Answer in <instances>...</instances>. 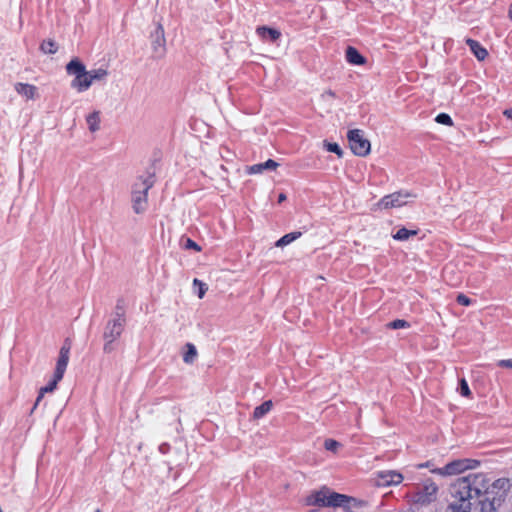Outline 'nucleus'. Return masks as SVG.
<instances>
[{"label": "nucleus", "mask_w": 512, "mask_h": 512, "mask_svg": "<svg viewBox=\"0 0 512 512\" xmlns=\"http://www.w3.org/2000/svg\"><path fill=\"white\" fill-rule=\"evenodd\" d=\"M451 495L454 500L448 505L446 512H470L473 496L471 486L466 477L458 478L451 486Z\"/></svg>", "instance_id": "obj_1"}, {"label": "nucleus", "mask_w": 512, "mask_h": 512, "mask_svg": "<svg viewBox=\"0 0 512 512\" xmlns=\"http://www.w3.org/2000/svg\"><path fill=\"white\" fill-rule=\"evenodd\" d=\"M154 174L148 172L137 178L132 188V207L135 213H143L147 208V194L154 185Z\"/></svg>", "instance_id": "obj_2"}, {"label": "nucleus", "mask_w": 512, "mask_h": 512, "mask_svg": "<svg viewBox=\"0 0 512 512\" xmlns=\"http://www.w3.org/2000/svg\"><path fill=\"white\" fill-rule=\"evenodd\" d=\"M125 327V314L123 312H115L113 319L109 320L103 332L105 353H111L115 347L114 342L121 336Z\"/></svg>", "instance_id": "obj_3"}, {"label": "nucleus", "mask_w": 512, "mask_h": 512, "mask_svg": "<svg viewBox=\"0 0 512 512\" xmlns=\"http://www.w3.org/2000/svg\"><path fill=\"white\" fill-rule=\"evenodd\" d=\"M348 501L349 498L346 495L333 492L325 487L312 493L306 499L307 505L320 507H340Z\"/></svg>", "instance_id": "obj_4"}, {"label": "nucleus", "mask_w": 512, "mask_h": 512, "mask_svg": "<svg viewBox=\"0 0 512 512\" xmlns=\"http://www.w3.org/2000/svg\"><path fill=\"white\" fill-rule=\"evenodd\" d=\"M480 465V461L475 459H457L447 463L442 468L431 469V472L440 476H454L469 469H475Z\"/></svg>", "instance_id": "obj_5"}, {"label": "nucleus", "mask_w": 512, "mask_h": 512, "mask_svg": "<svg viewBox=\"0 0 512 512\" xmlns=\"http://www.w3.org/2000/svg\"><path fill=\"white\" fill-rule=\"evenodd\" d=\"M438 486L432 480L428 479L414 488L413 500L415 503L426 505L437 499Z\"/></svg>", "instance_id": "obj_6"}, {"label": "nucleus", "mask_w": 512, "mask_h": 512, "mask_svg": "<svg viewBox=\"0 0 512 512\" xmlns=\"http://www.w3.org/2000/svg\"><path fill=\"white\" fill-rule=\"evenodd\" d=\"M348 142L352 152L364 157L369 154L371 145L370 141L365 138L364 132L360 129L349 130L347 133Z\"/></svg>", "instance_id": "obj_7"}, {"label": "nucleus", "mask_w": 512, "mask_h": 512, "mask_svg": "<svg viewBox=\"0 0 512 512\" xmlns=\"http://www.w3.org/2000/svg\"><path fill=\"white\" fill-rule=\"evenodd\" d=\"M410 197H412V195L409 192L398 191L384 196L377 205L381 209L401 207L407 204L408 198Z\"/></svg>", "instance_id": "obj_8"}, {"label": "nucleus", "mask_w": 512, "mask_h": 512, "mask_svg": "<svg viewBox=\"0 0 512 512\" xmlns=\"http://www.w3.org/2000/svg\"><path fill=\"white\" fill-rule=\"evenodd\" d=\"M469 481L473 496L479 498L489 490V479L483 473H474L465 476Z\"/></svg>", "instance_id": "obj_9"}, {"label": "nucleus", "mask_w": 512, "mask_h": 512, "mask_svg": "<svg viewBox=\"0 0 512 512\" xmlns=\"http://www.w3.org/2000/svg\"><path fill=\"white\" fill-rule=\"evenodd\" d=\"M403 481V475L394 470L380 471L377 473L375 483L379 487L398 485Z\"/></svg>", "instance_id": "obj_10"}, {"label": "nucleus", "mask_w": 512, "mask_h": 512, "mask_svg": "<svg viewBox=\"0 0 512 512\" xmlns=\"http://www.w3.org/2000/svg\"><path fill=\"white\" fill-rule=\"evenodd\" d=\"M152 49L157 56H163L165 53V34L163 26L158 23L154 32L151 34Z\"/></svg>", "instance_id": "obj_11"}, {"label": "nucleus", "mask_w": 512, "mask_h": 512, "mask_svg": "<svg viewBox=\"0 0 512 512\" xmlns=\"http://www.w3.org/2000/svg\"><path fill=\"white\" fill-rule=\"evenodd\" d=\"M65 371H66V369H62L59 372L58 366L56 365L55 372H54V375H53V379L46 386H44V387H42L40 389L39 395H38V397L36 399V402L34 404V407H33L32 411L37 407V405L39 404V402L41 401V399L43 398L45 393L53 392L56 389L57 384H58L59 381L62 380Z\"/></svg>", "instance_id": "obj_12"}, {"label": "nucleus", "mask_w": 512, "mask_h": 512, "mask_svg": "<svg viewBox=\"0 0 512 512\" xmlns=\"http://www.w3.org/2000/svg\"><path fill=\"white\" fill-rule=\"evenodd\" d=\"M257 35L264 41L275 43L281 37V32L275 28L260 26L256 29Z\"/></svg>", "instance_id": "obj_13"}, {"label": "nucleus", "mask_w": 512, "mask_h": 512, "mask_svg": "<svg viewBox=\"0 0 512 512\" xmlns=\"http://www.w3.org/2000/svg\"><path fill=\"white\" fill-rule=\"evenodd\" d=\"M70 349H71L70 340L66 339L64 341L63 346L60 349L59 357H58V360H57V363H56V365L58 366L59 372L62 369H66L67 368V365H68V362H69Z\"/></svg>", "instance_id": "obj_14"}, {"label": "nucleus", "mask_w": 512, "mask_h": 512, "mask_svg": "<svg viewBox=\"0 0 512 512\" xmlns=\"http://www.w3.org/2000/svg\"><path fill=\"white\" fill-rule=\"evenodd\" d=\"M278 166L279 164L276 161L268 159L264 163H258L247 167V173L260 174L263 173L265 170H275Z\"/></svg>", "instance_id": "obj_15"}, {"label": "nucleus", "mask_w": 512, "mask_h": 512, "mask_svg": "<svg viewBox=\"0 0 512 512\" xmlns=\"http://www.w3.org/2000/svg\"><path fill=\"white\" fill-rule=\"evenodd\" d=\"M91 85L92 84L89 80V75H88L87 70L84 71L82 74L77 75V77H75L73 79V81L71 82L72 88H75L79 92L89 89V87Z\"/></svg>", "instance_id": "obj_16"}, {"label": "nucleus", "mask_w": 512, "mask_h": 512, "mask_svg": "<svg viewBox=\"0 0 512 512\" xmlns=\"http://www.w3.org/2000/svg\"><path fill=\"white\" fill-rule=\"evenodd\" d=\"M466 44L478 60L483 61L488 56L487 50L478 41L468 38Z\"/></svg>", "instance_id": "obj_17"}, {"label": "nucleus", "mask_w": 512, "mask_h": 512, "mask_svg": "<svg viewBox=\"0 0 512 512\" xmlns=\"http://www.w3.org/2000/svg\"><path fill=\"white\" fill-rule=\"evenodd\" d=\"M502 498L493 497L492 499L486 498L480 501L481 512H498V508L501 505Z\"/></svg>", "instance_id": "obj_18"}, {"label": "nucleus", "mask_w": 512, "mask_h": 512, "mask_svg": "<svg viewBox=\"0 0 512 512\" xmlns=\"http://www.w3.org/2000/svg\"><path fill=\"white\" fill-rule=\"evenodd\" d=\"M15 90L26 99H33L36 95L37 88L27 83H16Z\"/></svg>", "instance_id": "obj_19"}, {"label": "nucleus", "mask_w": 512, "mask_h": 512, "mask_svg": "<svg viewBox=\"0 0 512 512\" xmlns=\"http://www.w3.org/2000/svg\"><path fill=\"white\" fill-rule=\"evenodd\" d=\"M346 60L353 65H361L365 62V58L352 46L346 49Z\"/></svg>", "instance_id": "obj_20"}, {"label": "nucleus", "mask_w": 512, "mask_h": 512, "mask_svg": "<svg viewBox=\"0 0 512 512\" xmlns=\"http://www.w3.org/2000/svg\"><path fill=\"white\" fill-rule=\"evenodd\" d=\"M66 71L70 75H77L82 74L84 71H86V68L84 64H82L77 58L72 59L66 66Z\"/></svg>", "instance_id": "obj_21"}, {"label": "nucleus", "mask_w": 512, "mask_h": 512, "mask_svg": "<svg viewBox=\"0 0 512 512\" xmlns=\"http://www.w3.org/2000/svg\"><path fill=\"white\" fill-rule=\"evenodd\" d=\"M88 128L91 132H96L100 129V112L94 111L86 117Z\"/></svg>", "instance_id": "obj_22"}, {"label": "nucleus", "mask_w": 512, "mask_h": 512, "mask_svg": "<svg viewBox=\"0 0 512 512\" xmlns=\"http://www.w3.org/2000/svg\"><path fill=\"white\" fill-rule=\"evenodd\" d=\"M273 403L271 400H267L263 402L261 405L257 406L254 409L253 417L255 419H260L264 417L271 409H272Z\"/></svg>", "instance_id": "obj_23"}, {"label": "nucleus", "mask_w": 512, "mask_h": 512, "mask_svg": "<svg viewBox=\"0 0 512 512\" xmlns=\"http://www.w3.org/2000/svg\"><path fill=\"white\" fill-rule=\"evenodd\" d=\"M301 236V232H298V231H295V232H291V233H288V234H285L284 236H282L277 242H276V246L277 247H284L290 243H292L293 241H295L296 239H298L299 237Z\"/></svg>", "instance_id": "obj_24"}, {"label": "nucleus", "mask_w": 512, "mask_h": 512, "mask_svg": "<svg viewBox=\"0 0 512 512\" xmlns=\"http://www.w3.org/2000/svg\"><path fill=\"white\" fill-rule=\"evenodd\" d=\"M197 357L196 347L192 343L186 344V352L183 355V361L187 364H192Z\"/></svg>", "instance_id": "obj_25"}, {"label": "nucleus", "mask_w": 512, "mask_h": 512, "mask_svg": "<svg viewBox=\"0 0 512 512\" xmlns=\"http://www.w3.org/2000/svg\"><path fill=\"white\" fill-rule=\"evenodd\" d=\"M87 72H88L89 80H90L91 84L94 81H101V80L105 79L106 76L108 75L107 70L106 69H102V68L90 70V71H87Z\"/></svg>", "instance_id": "obj_26"}, {"label": "nucleus", "mask_w": 512, "mask_h": 512, "mask_svg": "<svg viewBox=\"0 0 512 512\" xmlns=\"http://www.w3.org/2000/svg\"><path fill=\"white\" fill-rule=\"evenodd\" d=\"M40 49L45 54H54L57 52L58 46L53 40L48 39L41 43Z\"/></svg>", "instance_id": "obj_27"}, {"label": "nucleus", "mask_w": 512, "mask_h": 512, "mask_svg": "<svg viewBox=\"0 0 512 512\" xmlns=\"http://www.w3.org/2000/svg\"><path fill=\"white\" fill-rule=\"evenodd\" d=\"M417 234L416 230H408L406 228H400L396 234L393 235V238L395 240L404 241L409 239V237L414 236Z\"/></svg>", "instance_id": "obj_28"}, {"label": "nucleus", "mask_w": 512, "mask_h": 512, "mask_svg": "<svg viewBox=\"0 0 512 512\" xmlns=\"http://www.w3.org/2000/svg\"><path fill=\"white\" fill-rule=\"evenodd\" d=\"M492 487L505 494L510 489V481L507 478H499L492 483Z\"/></svg>", "instance_id": "obj_29"}, {"label": "nucleus", "mask_w": 512, "mask_h": 512, "mask_svg": "<svg viewBox=\"0 0 512 512\" xmlns=\"http://www.w3.org/2000/svg\"><path fill=\"white\" fill-rule=\"evenodd\" d=\"M341 444L333 439H326L324 442V447L326 450L336 453Z\"/></svg>", "instance_id": "obj_30"}, {"label": "nucleus", "mask_w": 512, "mask_h": 512, "mask_svg": "<svg viewBox=\"0 0 512 512\" xmlns=\"http://www.w3.org/2000/svg\"><path fill=\"white\" fill-rule=\"evenodd\" d=\"M436 122L439 123V124H443V125H447V126H451L453 125V121H452V118L450 117V115L446 114V113H440L436 116Z\"/></svg>", "instance_id": "obj_31"}, {"label": "nucleus", "mask_w": 512, "mask_h": 512, "mask_svg": "<svg viewBox=\"0 0 512 512\" xmlns=\"http://www.w3.org/2000/svg\"><path fill=\"white\" fill-rule=\"evenodd\" d=\"M387 327H389L391 329L408 328V327H410V324L405 320L397 319V320H394V321L388 323Z\"/></svg>", "instance_id": "obj_32"}, {"label": "nucleus", "mask_w": 512, "mask_h": 512, "mask_svg": "<svg viewBox=\"0 0 512 512\" xmlns=\"http://www.w3.org/2000/svg\"><path fill=\"white\" fill-rule=\"evenodd\" d=\"M459 392H460V394L462 396H465V397H468L471 394V391H470V388L468 386V383H467V381L464 378H462L459 381Z\"/></svg>", "instance_id": "obj_33"}, {"label": "nucleus", "mask_w": 512, "mask_h": 512, "mask_svg": "<svg viewBox=\"0 0 512 512\" xmlns=\"http://www.w3.org/2000/svg\"><path fill=\"white\" fill-rule=\"evenodd\" d=\"M325 147L329 152H333L337 154L339 157H341L343 154L342 149L337 143L325 142Z\"/></svg>", "instance_id": "obj_34"}, {"label": "nucleus", "mask_w": 512, "mask_h": 512, "mask_svg": "<svg viewBox=\"0 0 512 512\" xmlns=\"http://www.w3.org/2000/svg\"><path fill=\"white\" fill-rule=\"evenodd\" d=\"M456 301L458 304L463 306H469L472 303V300L464 294H459Z\"/></svg>", "instance_id": "obj_35"}, {"label": "nucleus", "mask_w": 512, "mask_h": 512, "mask_svg": "<svg viewBox=\"0 0 512 512\" xmlns=\"http://www.w3.org/2000/svg\"><path fill=\"white\" fill-rule=\"evenodd\" d=\"M184 246H185L186 249H193V250L198 251V252L201 251V247L195 241H193L190 238L186 239Z\"/></svg>", "instance_id": "obj_36"}, {"label": "nucleus", "mask_w": 512, "mask_h": 512, "mask_svg": "<svg viewBox=\"0 0 512 512\" xmlns=\"http://www.w3.org/2000/svg\"><path fill=\"white\" fill-rule=\"evenodd\" d=\"M194 285H199V292H198V297L199 298H203L206 290H207V287L205 284H203L201 281H199L198 279H194L193 281Z\"/></svg>", "instance_id": "obj_37"}, {"label": "nucleus", "mask_w": 512, "mask_h": 512, "mask_svg": "<svg viewBox=\"0 0 512 512\" xmlns=\"http://www.w3.org/2000/svg\"><path fill=\"white\" fill-rule=\"evenodd\" d=\"M498 366L505 368H512V359H504L498 362Z\"/></svg>", "instance_id": "obj_38"}, {"label": "nucleus", "mask_w": 512, "mask_h": 512, "mask_svg": "<svg viewBox=\"0 0 512 512\" xmlns=\"http://www.w3.org/2000/svg\"><path fill=\"white\" fill-rule=\"evenodd\" d=\"M323 99L335 98L336 94L332 90H327L322 94Z\"/></svg>", "instance_id": "obj_39"}, {"label": "nucleus", "mask_w": 512, "mask_h": 512, "mask_svg": "<svg viewBox=\"0 0 512 512\" xmlns=\"http://www.w3.org/2000/svg\"><path fill=\"white\" fill-rule=\"evenodd\" d=\"M169 449H170V446H169V444H167V443H163V444H161V445L159 446V450H160V452H161V453H163V454L167 453Z\"/></svg>", "instance_id": "obj_40"}, {"label": "nucleus", "mask_w": 512, "mask_h": 512, "mask_svg": "<svg viewBox=\"0 0 512 512\" xmlns=\"http://www.w3.org/2000/svg\"><path fill=\"white\" fill-rule=\"evenodd\" d=\"M123 312L124 313V307H123V300H118L116 305L115 312Z\"/></svg>", "instance_id": "obj_41"}, {"label": "nucleus", "mask_w": 512, "mask_h": 512, "mask_svg": "<svg viewBox=\"0 0 512 512\" xmlns=\"http://www.w3.org/2000/svg\"><path fill=\"white\" fill-rule=\"evenodd\" d=\"M503 114L509 118V119H512V108H509V109H506Z\"/></svg>", "instance_id": "obj_42"}, {"label": "nucleus", "mask_w": 512, "mask_h": 512, "mask_svg": "<svg viewBox=\"0 0 512 512\" xmlns=\"http://www.w3.org/2000/svg\"><path fill=\"white\" fill-rule=\"evenodd\" d=\"M287 199L286 195L284 193H280L278 196V203H282Z\"/></svg>", "instance_id": "obj_43"}, {"label": "nucleus", "mask_w": 512, "mask_h": 512, "mask_svg": "<svg viewBox=\"0 0 512 512\" xmlns=\"http://www.w3.org/2000/svg\"><path fill=\"white\" fill-rule=\"evenodd\" d=\"M431 466H432V465H431V463H430V462H426L425 464H421V465H419V467H420V468H422V467H427V468H430V470L432 469V468H431Z\"/></svg>", "instance_id": "obj_44"}, {"label": "nucleus", "mask_w": 512, "mask_h": 512, "mask_svg": "<svg viewBox=\"0 0 512 512\" xmlns=\"http://www.w3.org/2000/svg\"><path fill=\"white\" fill-rule=\"evenodd\" d=\"M509 18L512 20V4L510 5L509 8Z\"/></svg>", "instance_id": "obj_45"}, {"label": "nucleus", "mask_w": 512, "mask_h": 512, "mask_svg": "<svg viewBox=\"0 0 512 512\" xmlns=\"http://www.w3.org/2000/svg\"><path fill=\"white\" fill-rule=\"evenodd\" d=\"M95 512H102L101 510L97 509Z\"/></svg>", "instance_id": "obj_46"}]
</instances>
